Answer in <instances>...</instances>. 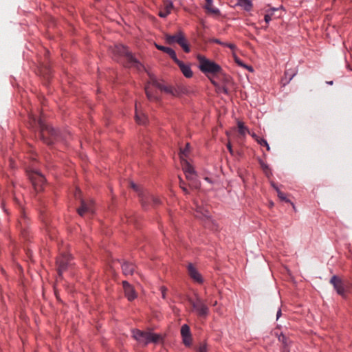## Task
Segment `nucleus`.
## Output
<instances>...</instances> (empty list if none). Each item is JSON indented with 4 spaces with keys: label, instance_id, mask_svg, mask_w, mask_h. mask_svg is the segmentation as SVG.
<instances>
[{
    "label": "nucleus",
    "instance_id": "obj_40",
    "mask_svg": "<svg viewBox=\"0 0 352 352\" xmlns=\"http://www.w3.org/2000/svg\"><path fill=\"white\" fill-rule=\"evenodd\" d=\"M227 148H228L229 152L230 153V154L233 155V150L232 148V145L230 142L227 144Z\"/></svg>",
    "mask_w": 352,
    "mask_h": 352
},
{
    "label": "nucleus",
    "instance_id": "obj_35",
    "mask_svg": "<svg viewBox=\"0 0 352 352\" xmlns=\"http://www.w3.org/2000/svg\"><path fill=\"white\" fill-rule=\"evenodd\" d=\"M212 42L213 43H217V44H219V45H226V43H223L221 42L220 40L217 39V38H212L211 40Z\"/></svg>",
    "mask_w": 352,
    "mask_h": 352
},
{
    "label": "nucleus",
    "instance_id": "obj_18",
    "mask_svg": "<svg viewBox=\"0 0 352 352\" xmlns=\"http://www.w3.org/2000/svg\"><path fill=\"white\" fill-rule=\"evenodd\" d=\"M186 178L188 181L189 186L194 188H199L200 186V183L197 179V176L195 173H186Z\"/></svg>",
    "mask_w": 352,
    "mask_h": 352
},
{
    "label": "nucleus",
    "instance_id": "obj_31",
    "mask_svg": "<svg viewBox=\"0 0 352 352\" xmlns=\"http://www.w3.org/2000/svg\"><path fill=\"white\" fill-rule=\"evenodd\" d=\"M188 146H189V144H186V147L180 151V153H179V157L181 158V156L182 155L183 158H185L186 156H187V154L188 153Z\"/></svg>",
    "mask_w": 352,
    "mask_h": 352
},
{
    "label": "nucleus",
    "instance_id": "obj_13",
    "mask_svg": "<svg viewBox=\"0 0 352 352\" xmlns=\"http://www.w3.org/2000/svg\"><path fill=\"white\" fill-rule=\"evenodd\" d=\"M181 335L183 339V343L189 346L192 344V336L190 327L188 324H183L181 327Z\"/></svg>",
    "mask_w": 352,
    "mask_h": 352
},
{
    "label": "nucleus",
    "instance_id": "obj_9",
    "mask_svg": "<svg viewBox=\"0 0 352 352\" xmlns=\"http://www.w3.org/2000/svg\"><path fill=\"white\" fill-rule=\"evenodd\" d=\"M70 265V256L67 254H61L56 260L58 276L60 277Z\"/></svg>",
    "mask_w": 352,
    "mask_h": 352
},
{
    "label": "nucleus",
    "instance_id": "obj_34",
    "mask_svg": "<svg viewBox=\"0 0 352 352\" xmlns=\"http://www.w3.org/2000/svg\"><path fill=\"white\" fill-rule=\"evenodd\" d=\"M272 20V14H267L265 15V21L268 23Z\"/></svg>",
    "mask_w": 352,
    "mask_h": 352
},
{
    "label": "nucleus",
    "instance_id": "obj_39",
    "mask_svg": "<svg viewBox=\"0 0 352 352\" xmlns=\"http://www.w3.org/2000/svg\"><path fill=\"white\" fill-rule=\"evenodd\" d=\"M80 193H81V192H80V189L77 188V189H76V192H75V195H75V197H76V199L80 198Z\"/></svg>",
    "mask_w": 352,
    "mask_h": 352
},
{
    "label": "nucleus",
    "instance_id": "obj_43",
    "mask_svg": "<svg viewBox=\"0 0 352 352\" xmlns=\"http://www.w3.org/2000/svg\"><path fill=\"white\" fill-rule=\"evenodd\" d=\"M251 135L256 140V137H258L255 133L251 134Z\"/></svg>",
    "mask_w": 352,
    "mask_h": 352
},
{
    "label": "nucleus",
    "instance_id": "obj_4",
    "mask_svg": "<svg viewBox=\"0 0 352 352\" xmlns=\"http://www.w3.org/2000/svg\"><path fill=\"white\" fill-rule=\"evenodd\" d=\"M164 36L166 42L168 44L173 45L174 43H177L179 46H181V47H182L185 52H190V46L182 31L179 30L173 35L166 34Z\"/></svg>",
    "mask_w": 352,
    "mask_h": 352
},
{
    "label": "nucleus",
    "instance_id": "obj_6",
    "mask_svg": "<svg viewBox=\"0 0 352 352\" xmlns=\"http://www.w3.org/2000/svg\"><path fill=\"white\" fill-rule=\"evenodd\" d=\"M189 303L192 306V311L201 318H206L209 314V308L204 300L199 296H196L195 299L190 298Z\"/></svg>",
    "mask_w": 352,
    "mask_h": 352
},
{
    "label": "nucleus",
    "instance_id": "obj_14",
    "mask_svg": "<svg viewBox=\"0 0 352 352\" xmlns=\"http://www.w3.org/2000/svg\"><path fill=\"white\" fill-rule=\"evenodd\" d=\"M122 285L125 296L128 298V300L130 301L134 300L137 297V294L133 286L131 285L127 281H123Z\"/></svg>",
    "mask_w": 352,
    "mask_h": 352
},
{
    "label": "nucleus",
    "instance_id": "obj_37",
    "mask_svg": "<svg viewBox=\"0 0 352 352\" xmlns=\"http://www.w3.org/2000/svg\"><path fill=\"white\" fill-rule=\"evenodd\" d=\"M131 187L133 188L135 191L139 190V187L133 182L130 183Z\"/></svg>",
    "mask_w": 352,
    "mask_h": 352
},
{
    "label": "nucleus",
    "instance_id": "obj_26",
    "mask_svg": "<svg viewBox=\"0 0 352 352\" xmlns=\"http://www.w3.org/2000/svg\"><path fill=\"white\" fill-rule=\"evenodd\" d=\"M238 128L239 133L243 136L245 135L246 133H250L247 127L241 122H238Z\"/></svg>",
    "mask_w": 352,
    "mask_h": 352
},
{
    "label": "nucleus",
    "instance_id": "obj_23",
    "mask_svg": "<svg viewBox=\"0 0 352 352\" xmlns=\"http://www.w3.org/2000/svg\"><path fill=\"white\" fill-rule=\"evenodd\" d=\"M155 46L157 50L168 54L173 60L177 58L176 53L173 49L157 44H155Z\"/></svg>",
    "mask_w": 352,
    "mask_h": 352
},
{
    "label": "nucleus",
    "instance_id": "obj_42",
    "mask_svg": "<svg viewBox=\"0 0 352 352\" xmlns=\"http://www.w3.org/2000/svg\"><path fill=\"white\" fill-rule=\"evenodd\" d=\"M285 339V336L283 335L280 336L279 338H278V340L280 341L282 340L283 342Z\"/></svg>",
    "mask_w": 352,
    "mask_h": 352
},
{
    "label": "nucleus",
    "instance_id": "obj_47",
    "mask_svg": "<svg viewBox=\"0 0 352 352\" xmlns=\"http://www.w3.org/2000/svg\"><path fill=\"white\" fill-rule=\"evenodd\" d=\"M328 83H329V84H330V85H332V84H333V82H332V81H331V82H329Z\"/></svg>",
    "mask_w": 352,
    "mask_h": 352
},
{
    "label": "nucleus",
    "instance_id": "obj_2",
    "mask_svg": "<svg viewBox=\"0 0 352 352\" xmlns=\"http://www.w3.org/2000/svg\"><path fill=\"white\" fill-rule=\"evenodd\" d=\"M113 52L115 54L124 59V65L126 67H134L138 70H141L143 68V65L133 56L125 46L117 45L115 46Z\"/></svg>",
    "mask_w": 352,
    "mask_h": 352
},
{
    "label": "nucleus",
    "instance_id": "obj_8",
    "mask_svg": "<svg viewBox=\"0 0 352 352\" xmlns=\"http://www.w3.org/2000/svg\"><path fill=\"white\" fill-rule=\"evenodd\" d=\"M28 176L35 191H41L43 189V186L45 182L44 176L38 170H32L29 172Z\"/></svg>",
    "mask_w": 352,
    "mask_h": 352
},
{
    "label": "nucleus",
    "instance_id": "obj_7",
    "mask_svg": "<svg viewBox=\"0 0 352 352\" xmlns=\"http://www.w3.org/2000/svg\"><path fill=\"white\" fill-rule=\"evenodd\" d=\"M38 125L41 129V136L43 142L47 144H53L56 139V131L52 126L44 124L41 120L38 121Z\"/></svg>",
    "mask_w": 352,
    "mask_h": 352
},
{
    "label": "nucleus",
    "instance_id": "obj_30",
    "mask_svg": "<svg viewBox=\"0 0 352 352\" xmlns=\"http://www.w3.org/2000/svg\"><path fill=\"white\" fill-rule=\"evenodd\" d=\"M197 352H208L206 343H201L197 349Z\"/></svg>",
    "mask_w": 352,
    "mask_h": 352
},
{
    "label": "nucleus",
    "instance_id": "obj_45",
    "mask_svg": "<svg viewBox=\"0 0 352 352\" xmlns=\"http://www.w3.org/2000/svg\"><path fill=\"white\" fill-rule=\"evenodd\" d=\"M217 305V301H214V303L212 304L213 306H216Z\"/></svg>",
    "mask_w": 352,
    "mask_h": 352
},
{
    "label": "nucleus",
    "instance_id": "obj_1",
    "mask_svg": "<svg viewBox=\"0 0 352 352\" xmlns=\"http://www.w3.org/2000/svg\"><path fill=\"white\" fill-rule=\"evenodd\" d=\"M154 88L160 89L173 96H179L185 92V88L182 87H173L159 82L155 78L151 77L150 81L145 86V92L149 100H158L159 97Z\"/></svg>",
    "mask_w": 352,
    "mask_h": 352
},
{
    "label": "nucleus",
    "instance_id": "obj_3",
    "mask_svg": "<svg viewBox=\"0 0 352 352\" xmlns=\"http://www.w3.org/2000/svg\"><path fill=\"white\" fill-rule=\"evenodd\" d=\"M133 337L140 343L144 346L148 343H157L160 339L161 336L156 333H153L148 331H143L138 329L133 331Z\"/></svg>",
    "mask_w": 352,
    "mask_h": 352
},
{
    "label": "nucleus",
    "instance_id": "obj_48",
    "mask_svg": "<svg viewBox=\"0 0 352 352\" xmlns=\"http://www.w3.org/2000/svg\"><path fill=\"white\" fill-rule=\"evenodd\" d=\"M351 70H352V67H351L350 65L348 66Z\"/></svg>",
    "mask_w": 352,
    "mask_h": 352
},
{
    "label": "nucleus",
    "instance_id": "obj_27",
    "mask_svg": "<svg viewBox=\"0 0 352 352\" xmlns=\"http://www.w3.org/2000/svg\"><path fill=\"white\" fill-rule=\"evenodd\" d=\"M272 186L273 187L276 189V192H277V194H278V197H279L280 199L283 200V201H285L286 202H288L289 200L287 199L285 195L281 192L277 186H276L274 184H272Z\"/></svg>",
    "mask_w": 352,
    "mask_h": 352
},
{
    "label": "nucleus",
    "instance_id": "obj_25",
    "mask_svg": "<svg viewBox=\"0 0 352 352\" xmlns=\"http://www.w3.org/2000/svg\"><path fill=\"white\" fill-rule=\"evenodd\" d=\"M238 4L247 11L250 10L252 8V3L250 0H238Z\"/></svg>",
    "mask_w": 352,
    "mask_h": 352
},
{
    "label": "nucleus",
    "instance_id": "obj_24",
    "mask_svg": "<svg viewBox=\"0 0 352 352\" xmlns=\"http://www.w3.org/2000/svg\"><path fill=\"white\" fill-rule=\"evenodd\" d=\"M181 162L182 169L185 175H186V173H192L195 172L193 167L188 163V162L185 158H183L182 155L181 156Z\"/></svg>",
    "mask_w": 352,
    "mask_h": 352
},
{
    "label": "nucleus",
    "instance_id": "obj_17",
    "mask_svg": "<svg viewBox=\"0 0 352 352\" xmlns=\"http://www.w3.org/2000/svg\"><path fill=\"white\" fill-rule=\"evenodd\" d=\"M195 217L199 219H206L207 220L210 217V213L208 208L197 206L195 212Z\"/></svg>",
    "mask_w": 352,
    "mask_h": 352
},
{
    "label": "nucleus",
    "instance_id": "obj_33",
    "mask_svg": "<svg viewBox=\"0 0 352 352\" xmlns=\"http://www.w3.org/2000/svg\"><path fill=\"white\" fill-rule=\"evenodd\" d=\"M160 290H161V293H162V297L164 299H165L166 298V291H167L166 287H161Z\"/></svg>",
    "mask_w": 352,
    "mask_h": 352
},
{
    "label": "nucleus",
    "instance_id": "obj_19",
    "mask_svg": "<svg viewBox=\"0 0 352 352\" xmlns=\"http://www.w3.org/2000/svg\"><path fill=\"white\" fill-rule=\"evenodd\" d=\"M173 7L172 2L169 0H166L164 1V8L160 11L159 16L162 18L166 17L170 13Z\"/></svg>",
    "mask_w": 352,
    "mask_h": 352
},
{
    "label": "nucleus",
    "instance_id": "obj_16",
    "mask_svg": "<svg viewBox=\"0 0 352 352\" xmlns=\"http://www.w3.org/2000/svg\"><path fill=\"white\" fill-rule=\"evenodd\" d=\"M174 62L179 66L184 76L186 78H191L192 76V72L189 65H185L177 58L174 60Z\"/></svg>",
    "mask_w": 352,
    "mask_h": 352
},
{
    "label": "nucleus",
    "instance_id": "obj_5",
    "mask_svg": "<svg viewBox=\"0 0 352 352\" xmlns=\"http://www.w3.org/2000/svg\"><path fill=\"white\" fill-rule=\"evenodd\" d=\"M197 59L199 62V69L203 73L215 75L221 72V67L214 62L207 59L200 54L197 56Z\"/></svg>",
    "mask_w": 352,
    "mask_h": 352
},
{
    "label": "nucleus",
    "instance_id": "obj_41",
    "mask_svg": "<svg viewBox=\"0 0 352 352\" xmlns=\"http://www.w3.org/2000/svg\"><path fill=\"white\" fill-rule=\"evenodd\" d=\"M280 315H281V311H280V309H278V311H277V314H276L277 319L280 317Z\"/></svg>",
    "mask_w": 352,
    "mask_h": 352
},
{
    "label": "nucleus",
    "instance_id": "obj_10",
    "mask_svg": "<svg viewBox=\"0 0 352 352\" xmlns=\"http://www.w3.org/2000/svg\"><path fill=\"white\" fill-rule=\"evenodd\" d=\"M80 204V207L77 210V212L80 216L83 217L85 214H94V209L92 201H86L83 199H81Z\"/></svg>",
    "mask_w": 352,
    "mask_h": 352
},
{
    "label": "nucleus",
    "instance_id": "obj_21",
    "mask_svg": "<svg viewBox=\"0 0 352 352\" xmlns=\"http://www.w3.org/2000/svg\"><path fill=\"white\" fill-rule=\"evenodd\" d=\"M206 4L204 8L208 13L213 14L215 15L220 14L219 10L213 6L212 0H206Z\"/></svg>",
    "mask_w": 352,
    "mask_h": 352
},
{
    "label": "nucleus",
    "instance_id": "obj_20",
    "mask_svg": "<svg viewBox=\"0 0 352 352\" xmlns=\"http://www.w3.org/2000/svg\"><path fill=\"white\" fill-rule=\"evenodd\" d=\"M135 120L139 124H145L147 121V118L144 113L140 112L138 109V104H135Z\"/></svg>",
    "mask_w": 352,
    "mask_h": 352
},
{
    "label": "nucleus",
    "instance_id": "obj_36",
    "mask_svg": "<svg viewBox=\"0 0 352 352\" xmlns=\"http://www.w3.org/2000/svg\"><path fill=\"white\" fill-rule=\"evenodd\" d=\"M235 61H236V63L239 65L242 66V67H248L245 65H244V64L242 63V61H241L240 59H239V58H236V59H235Z\"/></svg>",
    "mask_w": 352,
    "mask_h": 352
},
{
    "label": "nucleus",
    "instance_id": "obj_38",
    "mask_svg": "<svg viewBox=\"0 0 352 352\" xmlns=\"http://www.w3.org/2000/svg\"><path fill=\"white\" fill-rule=\"evenodd\" d=\"M223 46H227L232 50H234L236 47V46L232 43H226V45H224Z\"/></svg>",
    "mask_w": 352,
    "mask_h": 352
},
{
    "label": "nucleus",
    "instance_id": "obj_32",
    "mask_svg": "<svg viewBox=\"0 0 352 352\" xmlns=\"http://www.w3.org/2000/svg\"><path fill=\"white\" fill-rule=\"evenodd\" d=\"M179 179H180V187H181V188L182 189V190L184 192L185 194H188V190L186 188V187L185 186L184 182L181 178Z\"/></svg>",
    "mask_w": 352,
    "mask_h": 352
},
{
    "label": "nucleus",
    "instance_id": "obj_11",
    "mask_svg": "<svg viewBox=\"0 0 352 352\" xmlns=\"http://www.w3.org/2000/svg\"><path fill=\"white\" fill-rule=\"evenodd\" d=\"M140 197L142 205L144 208H145L148 204L151 202L153 206H156L160 203L159 198L148 192H140Z\"/></svg>",
    "mask_w": 352,
    "mask_h": 352
},
{
    "label": "nucleus",
    "instance_id": "obj_28",
    "mask_svg": "<svg viewBox=\"0 0 352 352\" xmlns=\"http://www.w3.org/2000/svg\"><path fill=\"white\" fill-rule=\"evenodd\" d=\"M256 141L260 145L265 146L268 151L270 150V147L267 142L266 141V140H265L263 138H261L259 137H256Z\"/></svg>",
    "mask_w": 352,
    "mask_h": 352
},
{
    "label": "nucleus",
    "instance_id": "obj_12",
    "mask_svg": "<svg viewBox=\"0 0 352 352\" xmlns=\"http://www.w3.org/2000/svg\"><path fill=\"white\" fill-rule=\"evenodd\" d=\"M330 283L333 285L337 293L341 296L345 294L344 284L342 280L336 276H333L330 280Z\"/></svg>",
    "mask_w": 352,
    "mask_h": 352
},
{
    "label": "nucleus",
    "instance_id": "obj_44",
    "mask_svg": "<svg viewBox=\"0 0 352 352\" xmlns=\"http://www.w3.org/2000/svg\"><path fill=\"white\" fill-rule=\"evenodd\" d=\"M205 180L208 181V182H211V180L208 177H205Z\"/></svg>",
    "mask_w": 352,
    "mask_h": 352
},
{
    "label": "nucleus",
    "instance_id": "obj_46",
    "mask_svg": "<svg viewBox=\"0 0 352 352\" xmlns=\"http://www.w3.org/2000/svg\"><path fill=\"white\" fill-rule=\"evenodd\" d=\"M272 10L275 11V10H276V8H272Z\"/></svg>",
    "mask_w": 352,
    "mask_h": 352
},
{
    "label": "nucleus",
    "instance_id": "obj_29",
    "mask_svg": "<svg viewBox=\"0 0 352 352\" xmlns=\"http://www.w3.org/2000/svg\"><path fill=\"white\" fill-rule=\"evenodd\" d=\"M261 167L265 173V174L266 175L267 177H270V175H271V172H270V170L268 167V166L265 164H264L263 162H261Z\"/></svg>",
    "mask_w": 352,
    "mask_h": 352
},
{
    "label": "nucleus",
    "instance_id": "obj_22",
    "mask_svg": "<svg viewBox=\"0 0 352 352\" xmlns=\"http://www.w3.org/2000/svg\"><path fill=\"white\" fill-rule=\"evenodd\" d=\"M135 267L133 263L129 262H124L122 265V270L125 275L133 274Z\"/></svg>",
    "mask_w": 352,
    "mask_h": 352
},
{
    "label": "nucleus",
    "instance_id": "obj_15",
    "mask_svg": "<svg viewBox=\"0 0 352 352\" xmlns=\"http://www.w3.org/2000/svg\"><path fill=\"white\" fill-rule=\"evenodd\" d=\"M188 271L190 278L193 279L195 282L198 283H203V278L201 275L199 273L196 268L190 263L188 266Z\"/></svg>",
    "mask_w": 352,
    "mask_h": 352
}]
</instances>
